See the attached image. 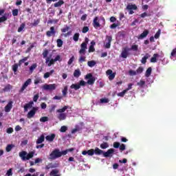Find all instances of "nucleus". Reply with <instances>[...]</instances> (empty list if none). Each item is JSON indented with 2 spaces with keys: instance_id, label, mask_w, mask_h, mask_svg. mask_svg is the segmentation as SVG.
Here are the masks:
<instances>
[{
  "instance_id": "1",
  "label": "nucleus",
  "mask_w": 176,
  "mask_h": 176,
  "mask_svg": "<svg viewBox=\"0 0 176 176\" xmlns=\"http://www.w3.org/2000/svg\"><path fill=\"white\" fill-rule=\"evenodd\" d=\"M63 155H67V151H60L58 149H55L52 152V153L50 154L49 159L50 160H54L55 159L61 157Z\"/></svg>"
},
{
  "instance_id": "2",
  "label": "nucleus",
  "mask_w": 176,
  "mask_h": 176,
  "mask_svg": "<svg viewBox=\"0 0 176 176\" xmlns=\"http://www.w3.org/2000/svg\"><path fill=\"white\" fill-rule=\"evenodd\" d=\"M68 109V106H64L62 109L56 110V112L59 114L57 115V119L60 122L67 119V113L65 111Z\"/></svg>"
},
{
  "instance_id": "3",
  "label": "nucleus",
  "mask_w": 176,
  "mask_h": 176,
  "mask_svg": "<svg viewBox=\"0 0 176 176\" xmlns=\"http://www.w3.org/2000/svg\"><path fill=\"white\" fill-rule=\"evenodd\" d=\"M34 155H35V151H32L29 153H27L26 151H23L19 153V157H21V160H23V162L32 159L34 157Z\"/></svg>"
},
{
  "instance_id": "4",
  "label": "nucleus",
  "mask_w": 176,
  "mask_h": 176,
  "mask_svg": "<svg viewBox=\"0 0 176 176\" xmlns=\"http://www.w3.org/2000/svg\"><path fill=\"white\" fill-rule=\"evenodd\" d=\"M56 61H61L60 55H57L54 59L50 60V58H47L45 60V63L49 67H52V65H53Z\"/></svg>"
},
{
  "instance_id": "5",
  "label": "nucleus",
  "mask_w": 176,
  "mask_h": 176,
  "mask_svg": "<svg viewBox=\"0 0 176 176\" xmlns=\"http://www.w3.org/2000/svg\"><path fill=\"white\" fill-rule=\"evenodd\" d=\"M138 7L135 4H128L126 6V10H129V14H134L133 10H138Z\"/></svg>"
},
{
  "instance_id": "6",
  "label": "nucleus",
  "mask_w": 176,
  "mask_h": 176,
  "mask_svg": "<svg viewBox=\"0 0 176 176\" xmlns=\"http://www.w3.org/2000/svg\"><path fill=\"white\" fill-rule=\"evenodd\" d=\"M85 79H88L87 83L88 85H94V82H96V78L93 76V74H88L85 76Z\"/></svg>"
},
{
  "instance_id": "7",
  "label": "nucleus",
  "mask_w": 176,
  "mask_h": 176,
  "mask_svg": "<svg viewBox=\"0 0 176 176\" xmlns=\"http://www.w3.org/2000/svg\"><path fill=\"white\" fill-rule=\"evenodd\" d=\"M130 50H131V49L129 48L128 47L122 48L120 57H122V58H126V57H128L129 54H130V53H129Z\"/></svg>"
},
{
  "instance_id": "8",
  "label": "nucleus",
  "mask_w": 176,
  "mask_h": 176,
  "mask_svg": "<svg viewBox=\"0 0 176 176\" xmlns=\"http://www.w3.org/2000/svg\"><path fill=\"white\" fill-rule=\"evenodd\" d=\"M5 9L0 10V23H5L8 20V16L5 14ZM4 14V15H3Z\"/></svg>"
},
{
  "instance_id": "9",
  "label": "nucleus",
  "mask_w": 176,
  "mask_h": 176,
  "mask_svg": "<svg viewBox=\"0 0 176 176\" xmlns=\"http://www.w3.org/2000/svg\"><path fill=\"white\" fill-rule=\"evenodd\" d=\"M106 43L104 44V47L105 49L111 48V43L112 42V36H106Z\"/></svg>"
},
{
  "instance_id": "10",
  "label": "nucleus",
  "mask_w": 176,
  "mask_h": 176,
  "mask_svg": "<svg viewBox=\"0 0 176 176\" xmlns=\"http://www.w3.org/2000/svg\"><path fill=\"white\" fill-rule=\"evenodd\" d=\"M31 82L32 80L31 78H28L23 85L22 87L21 88V89L19 90V93H23V91H24L27 87H28L29 85H31Z\"/></svg>"
},
{
  "instance_id": "11",
  "label": "nucleus",
  "mask_w": 176,
  "mask_h": 176,
  "mask_svg": "<svg viewBox=\"0 0 176 176\" xmlns=\"http://www.w3.org/2000/svg\"><path fill=\"white\" fill-rule=\"evenodd\" d=\"M115 153V149L109 148L107 152H103L104 157H112Z\"/></svg>"
},
{
  "instance_id": "12",
  "label": "nucleus",
  "mask_w": 176,
  "mask_h": 176,
  "mask_svg": "<svg viewBox=\"0 0 176 176\" xmlns=\"http://www.w3.org/2000/svg\"><path fill=\"white\" fill-rule=\"evenodd\" d=\"M43 90H50V91H52V90H56V84H45L43 86Z\"/></svg>"
},
{
  "instance_id": "13",
  "label": "nucleus",
  "mask_w": 176,
  "mask_h": 176,
  "mask_svg": "<svg viewBox=\"0 0 176 176\" xmlns=\"http://www.w3.org/2000/svg\"><path fill=\"white\" fill-rule=\"evenodd\" d=\"M46 36L48 38H50V36H56V30L54 29V26L51 27L50 30L46 32Z\"/></svg>"
},
{
  "instance_id": "14",
  "label": "nucleus",
  "mask_w": 176,
  "mask_h": 176,
  "mask_svg": "<svg viewBox=\"0 0 176 176\" xmlns=\"http://www.w3.org/2000/svg\"><path fill=\"white\" fill-rule=\"evenodd\" d=\"M37 111H38V109H36V107H33L32 109L28 112L27 115V118L28 119H31L32 118H34Z\"/></svg>"
},
{
  "instance_id": "15",
  "label": "nucleus",
  "mask_w": 176,
  "mask_h": 176,
  "mask_svg": "<svg viewBox=\"0 0 176 176\" xmlns=\"http://www.w3.org/2000/svg\"><path fill=\"white\" fill-rule=\"evenodd\" d=\"M80 50H79L80 54H86V49H87V44L82 43L80 45Z\"/></svg>"
},
{
  "instance_id": "16",
  "label": "nucleus",
  "mask_w": 176,
  "mask_h": 176,
  "mask_svg": "<svg viewBox=\"0 0 176 176\" xmlns=\"http://www.w3.org/2000/svg\"><path fill=\"white\" fill-rule=\"evenodd\" d=\"M107 75H109V80H113L115 79V76L116 75V73H113L111 69H108L106 72Z\"/></svg>"
},
{
  "instance_id": "17",
  "label": "nucleus",
  "mask_w": 176,
  "mask_h": 176,
  "mask_svg": "<svg viewBox=\"0 0 176 176\" xmlns=\"http://www.w3.org/2000/svg\"><path fill=\"white\" fill-rule=\"evenodd\" d=\"M93 25L94 28H100V27H101V24H100V22H98V16H96L94 19Z\"/></svg>"
},
{
  "instance_id": "18",
  "label": "nucleus",
  "mask_w": 176,
  "mask_h": 176,
  "mask_svg": "<svg viewBox=\"0 0 176 176\" xmlns=\"http://www.w3.org/2000/svg\"><path fill=\"white\" fill-rule=\"evenodd\" d=\"M149 34V30H145L144 32L138 36V39H144V38H146L148 34Z\"/></svg>"
},
{
  "instance_id": "19",
  "label": "nucleus",
  "mask_w": 176,
  "mask_h": 176,
  "mask_svg": "<svg viewBox=\"0 0 176 176\" xmlns=\"http://www.w3.org/2000/svg\"><path fill=\"white\" fill-rule=\"evenodd\" d=\"M82 155H84V156L86 155H88L89 156H93V155H94V149L91 148L88 151H82Z\"/></svg>"
},
{
  "instance_id": "20",
  "label": "nucleus",
  "mask_w": 176,
  "mask_h": 176,
  "mask_svg": "<svg viewBox=\"0 0 176 176\" xmlns=\"http://www.w3.org/2000/svg\"><path fill=\"white\" fill-rule=\"evenodd\" d=\"M13 107V101H10L7 105L5 107L6 112H10L12 108Z\"/></svg>"
},
{
  "instance_id": "21",
  "label": "nucleus",
  "mask_w": 176,
  "mask_h": 176,
  "mask_svg": "<svg viewBox=\"0 0 176 176\" xmlns=\"http://www.w3.org/2000/svg\"><path fill=\"white\" fill-rule=\"evenodd\" d=\"M54 138H56V134L54 133L48 135L45 137V140L49 141V142H53V141H54Z\"/></svg>"
},
{
  "instance_id": "22",
  "label": "nucleus",
  "mask_w": 176,
  "mask_h": 176,
  "mask_svg": "<svg viewBox=\"0 0 176 176\" xmlns=\"http://www.w3.org/2000/svg\"><path fill=\"white\" fill-rule=\"evenodd\" d=\"M45 142V135L42 134L36 141V144L39 145V144H42Z\"/></svg>"
},
{
  "instance_id": "23",
  "label": "nucleus",
  "mask_w": 176,
  "mask_h": 176,
  "mask_svg": "<svg viewBox=\"0 0 176 176\" xmlns=\"http://www.w3.org/2000/svg\"><path fill=\"white\" fill-rule=\"evenodd\" d=\"M12 89H13V86L10 84H8L3 89V91H4V93H8V91H10Z\"/></svg>"
},
{
  "instance_id": "24",
  "label": "nucleus",
  "mask_w": 176,
  "mask_h": 176,
  "mask_svg": "<svg viewBox=\"0 0 176 176\" xmlns=\"http://www.w3.org/2000/svg\"><path fill=\"white\" fill-rule=\"evenodd\" d=\"M150 57L151 55H149V54H146V55L141 60L142 64H146V60H148Z\"/></svg>"
},
{
  "instance_id": "25",
  "label": "nucleus",
  "mask_w": 176,
  "mask_h": 176,
  "mask_svg": "<svg viewBox=\"0 0 176 176\" xmlns=\"http://www.w3.org/2000/svg\"><path fill=\"white\" fill-rule=\"evenodd\" d=\"M63 5H64V1L59 0L58 2H56L54 4V8H60V6H63Z\"/></svg>"
},
{
  "instance_id": "26",
  "label": "nucleus",
  "mask_w": 176,
  "mask_h": 176,
  "mask_svg": "<svg viewBox=\"0 0 176 176\" xmlns=\"http://www.w3.org/2000/svg\"><path fill=\"white\" fill-rule=\"evenodd\" d=\"M152 74V67H148L145 73L146 78H149L151 76V74Z\"/></svg>"
},
{
  "instance_id": "27",
  "label": "nucleus",
  "mask_w": 176,
  "mask_h": 176,
  "mask_svg": "<svg viewBox=\"0 0 176 176\" xmlns=\"http://www.w3.org/2000/svg\"><path fill=\"white\" fill-rule=\"evenodd\" d=\"M157 57H159L158 54H154L153 57L151 58V63H157Z\"/></svg>"
},
{
  "instance_id": "28",
  "label": "nucleus",
  "mask_w": 176,
  "mask_h": 176,
  "mask_svg": "<svg viewBox=\"0 0 176 176\" xmlns=\"http://www.w3.org/2000/svg\"><path fill=\"white\" fill-rule=\"evenodd\" d=\"M80 70L79 69H76L74 72V78H79V76H80Z\"/></svg>"
},
{
  "instance_id": "29",
  "label": "nucleus",
  "mask_w": 176,
  "mask_h": 176,
  "mask_svg": "<svg viewBox=\"0 0 176 176\" xmlns=\"http://www.w3.org/2000/svg\"><path fill=\"white\" fill-rule=\"evenodd\" d=\"M94 153L96 155H101L102 153L104 154V151L100 148H98V147H96L94 150Z\"/></svg>"
},
{
  "instance_id": "30",
  "label": "nucleus",
  "mask_w": 176,
  "mask_h": 176,
  "mask_svg": "<svg viewBox=\"0 0 176 176\" xmlns=\"http://www.w3.org/2000/svg\"><path fill=\"white\" fill-rule=\"evenodd\" d=\"M97 63L95 62V60H89L87 62L88 67H90V68H93L94 65H96Z\"/></svg>"
},
{
  "instance_id": "31",
  "label": "nucleus",
  "mask_w": 176,
  "mask_h": 176,
  "mask_svg": "<svg viewBox=\"0 0 176 176\" xmlns=\"http://www.w3.org/2000/svg\"><path fill=\"white\" fill-rule=\"evenodd\" d=\"M70 89H74V90H79V89H80V85H79V84H72L70 86Z\"/></svg>"
},
{
  "instance_id": "32",
  "label": "nucleus",
  "mask_w": 176,
  "mask_h": 176,
  "mask_svg": "<svg viewBox=\"0 0 176 176\" xmlns=\"http://www.w3.org/2000/svg\"><path fill=\"white\" fill-rule=\"evenodd\" d=\"M79 36H80L79 33L74 34L73 36V41H74V42H78L79 41Z\"/></svg>"
},
{
  "instance_id": "33",
  "label": "nucleus",
  "mask_w": 176,
  "mask_h": 176,
  "mask_svg": "<svg viewBox=\"0 0 176 176\" xmlns=\"http://www.w3.org/2000/svg\"><path fill=\"white\" fill-rule=\"evenodd\" d=\"M58 173H60V170H58V169H54L50 172V176L57 175Z\"/></svg>"
},
{
  "instance_id": "34",
  "label": "nucleus",
  "mask_w": 176,
  "mask_h": 176,
  "mask_svg": "<svg viewBox=\"0 0 176 176\" xmlns=\"http://www.w3.org/2000/svg\"><path fill=\"white\" fill-rule=\"evenodd\" d=\"M101 149H107V148H109V144L107 142H103L100 144Z\"/></svg>"
},
{
  "instance_id": "35",
  "label": "nucleus",
  "mask_w": 176,
  "mask_h": 176,
  "mask_svg": "<svg viewBox=\"0 0 176 176\" xmlns=\"http://www.w3.org/2000/svg\"><path fill=\"white\" fill-rule=\"evenodd\" d=\"M14 147V145H13V144H8L6 148V152H10V151H12V149Z\"/></svg>"
},
{
  "instance_id": "36",
  "label": "nucleus",
  "mask_w": 176,
  "mask_h": 176,
  "mask_svg": "<svg viewBox=\"0 0 176 176\" xmlns=\"http://www.w3.org/2000/svg\"><path fill=\"white\" fill-rule=\"evenodd\" d=\"M28 58H30V57L29 56H26V57L23 58V59H21L19 61V67L21 65V64H23V63H25V61H27V60H28Z\"/></svg>"
},
{
  "instance_id": "37",
  "label": "nucleus",
  "mask_w": 176,
  "mask_h": 176,
  "mask_svg": "<svg viewBox=\"0 0 176 176\" xmlns=\"http://www.w3.org/2000/svg\"><path fill=\"white\" fill-rule=\"evenodd\" d=\"M57 47H61L63 46V41L61 40V38H58L56 40Z\"/></svg>"
},
{
  "instance_id": "38",
  "label": "nucleus",
  "mask_w": 176,
  "mask_h": 176,
  "mask_svg": "<svg viewBox=\"0 0 176 176\" xmlns=\"http://www.w3.org/2000/svg\"><path fill=\"white\" fill-rule=\"evenodd\" d=\"M142 72H144V67L140 66L137 69L136 74L140 75V74H142Z\"/></svg>"
},
{
  "instance_id": "39",
  "label": "nucleus",
  "mask_w": 176,
  "mask_h": 176,
  "mask_svg": "<svg viewBox=\"0 0 176 176\" xmlns=\"http://www.w3.org/2000/svg\"><path fill=\"white\" fill-rule=\"evenodd\" d=\"M36 67H38L36 63H34L32 65L30 66V74H32V72H34V69H35Z\"/></svg>"
},
{
  "instance_id": "40",
  "label": "nucleus",
  "mask_w": 176,
  "mask_h": 176,
  "mask_svg": "<svg viewBox=\"0 0 176 176\" xmlns=\"http://www.w3.org/2000/svg\"><path fill=\"white\" fill-rule=\"evenodd\" d=\"M25 28V23H23L18 28V32H21Z\"/></svg>"
},
{
  "instance_id": "41",
  "label": "nucleus",
  "mask_w": 176,
  "mask_h": 176,
  "mask_svg": "<svg viewBox=\"0 0 176 176\" xmlns=\"http://www.w3.org/2000/svg\"><path fill=\"white\" fill-rule=\"evenodd\" d=\"M39 23H41V19H38L36 20H34V23H32V25L33 27H36L38 25V24H39Z\"/></svg>"
},
{
  "instance_id": "42",
  "label": "nucleus",
  "mask_w": 176,
  "mask_h": 176,
  "mask_svg": "<svg viewBox=\"0 0 176 176\" xmlns=\"http://www.w3.org/2000/svg\"><path fill=\"white\" fill-rule=\"evenodd\" d=\"M161 32H162V30L159 29L158 31L155 33L154 38L155 39H159V38L160 37Z\"/></svg>"
},
{
  "instance_id": "43",
  "label": "nucleus",
  "mask_w": 176,
  "mask_h": 176,
  "mask_svg": "<svg viewBox=\"0 0 176 176\" xmlns=\"http://www.w3.org/2000/svg\"><path fill=\"white\" fill-rule=\"evenodd\" d=\"M101 104H108L109 102V99L104 98L100 99Z\"/></svg>"
},
{
  "instance_id": "44",
  "label": "nucleus",
  "mask_w": 176,
  "mask_h": 176,
  "mask_svg": "<svg viewBox=\"0 0 176 176\" xmlns=\"http://www.w3.org/2000/svg\"><path fill=\"white\" fill-rule=\"evenodd\" d=\"M45 170H50V168H54V165H53L52 163L48 164L47 166H45Z\"/></svg>"
},
{
  "instance_id": "45",
  "label": "nucleus",
  "mask_w": 176,
  "mask_h": 176,
  "mask_svg": "<svg viewBox=\"0 0 176 176\" xmlns=\"http://www.w3.org/2000/svg\"><path fill=\"white\" fill-rule=\"evenodd\" d=\"M17 69H19V65H17L16 63H15V64L12 66V71L14 72L15 74H16V72H17Z\"/></svg>"
},
{
  "instance_id": "46",
  "label": "nucleus",
  "mask_w": 176,
  "mask_h": 176,
  "mask_svg": "<svg viewBox=\"0 0 176 176\" xmlns=\"http://www.w3.org/2000/svg\"><path fill=\"white\" fill-rule=\"evenodd\" d=\"M127 93V90L124 89L122 92L118 94V97H124V94Z\"/></svg>"
},
{
  "instance_id": "47",
  "label": "nucleus",
  "mask_w": 176,
  "mask_h": 176,
  "mask_svg": "<svg viewBox=\"0 0 176 176\" xmlns=\"http://www.w3.org/2000/svg\"><path fill=\"white\" fill-rule=\"evenodd\" d=\"M48 120H49V117H47V116L41 117L40 118V122H43V123H45V122H47Z\"/></svg>"
},
{
  "instance_id": "48",
  "label": "nucleus",
  "mask_w": 176,
  "mask_h": 176,
  "mask_svg": "<svg viewBox=\"0 0 176 176\" xmlns=\"http://www.w3.org/2000/svg\"><path fill=\"white\" fill-rule=\"evenodd\" d=\"M129 74L131 76H135V75H137V72L133 69H131L129 71Z\"/></svg>"
},
{
  "instance_id": "49",
  "label": "nucleus",
  "mask_w": 176,
  "mask_h": 176,
  "mask_svg": "<svg viewBox=\"0 0 176 176\" xmlns=\"http://www.w3.org/2000/svg\"><path fill=\"white\" fill-rule=\"evenodd\" d=\"M130 49L131 50H133V52H137L138 51V45H133Z\"/></svg>"
},
{
  "instance_id": "50",
  "label": "nucleus",
  "mask_w": 176,
  "mask_h": 176,
  "mask_svg": "<svg viewBox=\"0 0 176 176\" xmlns=\"http://www.w3.org/2000/svg\"><path fill=\"white\" fill-rule=\"evenodd\" d=\"M67 130H68V127H67L66 126H62L60 127V133H65V131H67Z\"/></svg>"
},
{
  "instance_id": "51",
  "label": "nucleus",
  "mask_w": 176,
  "mask_h": 176,
  "mask_svg": "<svg viewBox=\"0 0 176 176\" xmlns=\"http://www.w3.org/2000/svg\"><path fill=\"white\" fill-rule=\"evenodd\" d=\"M53 23H54V24L58 23V20L57 19H50L47 21V24H53Z\"/></svg>"
},
{
  "instance_id": "52",
  "label": "nucleus",
  "mask_w": 176,
  "mask_h": 176,
  "mask_svg": "<svg viewBox=\"0 0 176 176\" xmlns=\"http://www.w3.org/2000/svg\"><path fill=\"white\" fill-rule=\"evenodd\" d=\"M69 29H70L69 26L66 25L65 28L61 29V32H63V33L67 32V31H69Z\"/></svg>"
},
{
  "instance_id": "53",
  "label": "nucleus",
  "mask_w": 176,
  "mask_h": 176,
  "mask_svg": "<svg viewBox=\"0 0 176 176\" xmlns=\"http://www.w3.org/2000/svg\"><path fill=\"white\" fill-rule=\"evenodd\" d=\"M75 60V56H72L69 60L67 62L68 65H71V64H72V63H74V60Z\"/></svg>"
},
{
  "instance_id": "54",
  "label": "nucleus",
  "mask_w": 176,
  "mask_h": 176,
  "mask_svg": "<svg viewBox=\"0 0 176 176\" xmlns=\"http://www.w3.org/2000/svg\"><path fill=\"white\" fill-rule=\"evenodd\" d=\"M86 61V56H80L78 59V62L82 64V63Z\"/></svg>"
},
{
  "instance_id": "55",
  "label": "nucleus",
  "mask_w": 176,
  "mask_h": 176,
  "mask_svg": "<svg viewBox=\"0 0 176 176\" xmlns=\"http://www.w3.org/2000/svg\"><path fill=\"white\" fill-rule=\"evenodd\" d=\"M145 85V81L141 80L139 82L137 83L138 86H140V87H143Z\"/></svg>"
},
{
  "instance_id": "56",
  "label": "nucleus",
  "mask_w": 176,
  "mask_h": 176,
  "mask_svg": "<svg viewBox=\"0 0 176 176\" xmlns=\"http://www.w3.org/2000/svg\"><path fill=\"white\" fill-rule=\"evenodd\" d=\"M12 16L16 17V16H19V10L18 9H14L12 10Z\"/></svg>"
},
{
  "instance_id": "57",
  "label": "nucleus",
  "mask_w": 176,
  "mask_h": 176,
  "mask_svg": "<svg viewBox=\"0 0 176 176\" xmlns=\"http://www.w3.org/2000/svg\"><path fill=\"white\" fill-rule=\"evenodd\" d=\"M62 93L63 96H67V93H68V87L65 86L63 90L62 91Z\"/></svg>"
},
{
  "instance_id": "58",
  "label": "nucleus",
  "mask_w": 176,
  "mask_h": 176,
  "mask_svg": "<svg viewBox=\"0 0 176 176\" xmlns=\"http://www.w3.org/2000/svg\"><path fill=\"white\" fill-rule=\"evenodd\" d=\"M150 16V14H148V13H146V12H143V13H142L140 15V16L142 18V19H145V17H148V16Z\"/></svg>"
},
{
  "instance_id": "59",
  "label": "nucleus",
  "mask_w": 176,
  "mask_h": 176,
  "mask_svg": "<svg viewBox=\"0 0 176 176\" xmlns=\"http://www.w3.org/2000/svg\"><path fill=\"white\" fill-rule=\"evenodd\" d=\"M94 52H96V49H94V46L90 45L89 48V53H93Z\"/></svg>"
},
{
  "instance_id": "60",
  "label": "nucleus",
  "mask_w": 176,
  "mask_h": 176,
  "mask_svg": "<svg viewBox=\"0 0 176 176\" xmlns=\"http://www.w3.org/2000/svg\"><path fill=\"white\" fill-rule=\"evenodd\" d=\"M88 31H89V27L87 26L83 27L82 30V34H86V32H88Z\"/></svg>"
},
{
  "instance_id": "61",
  "label": "nucleus",
  "mask_w": 176,
  "mask_h": 176,
  "mask_svg": "<svg viewBox=\"0 0 176 176\" xmlns=\"http://www.w3.org/2000/svg\"><path fill=\"white\" fill-rule=\"evenodd\" d=\"M13 170L12 168H10L6 173V175L8 176H12L13 175V173H12Z\"/></svg>"
},
{
  "instance_id": "62",
  "label": "nucleus",
  "mask_w": 176,
  "mask_h": 176,
  "mask_svg": "<svg viewBox=\"0 0 176 176\" xmlns=\"http://www.w3.org/2000/svg\"><path fill=\"white\" fill-rule=\"evenodd\" d=\"M13 131H14V130H13V128H12V127H10V128L7 129V130H6V133L8 134H12V133H13Z\"/></svg>"
},
{
  "instance_id": "63",
  "label": "nucleus",
  "mask_w": 176,
  "mask_h": 176,
  "mask_svg": "<svg viewBox=\"0 0 176 176\" xmlns=\"http://www.w3.org/2000/svg\"><path fill=\"white\" fill-rule=\"evenodd\" d=\"M78 86H86V82L85 80H80Z\"/></svg>"
},
{
  "instance_id": "64",
  "label": "nucleus",
  "mask_w": 176,
  "mask_h": 176,
  "mask_svg": "<svg viewBox=\"0 0 176 176\" xmlns=\"http://www.w3.org/2000/svg\"><path fill=\"white\" fill-rule=\"evenodd\" d=\"M171 57H175L176 56V48L173 49L170 54Z\"/></svg>"
}]
</instances>
